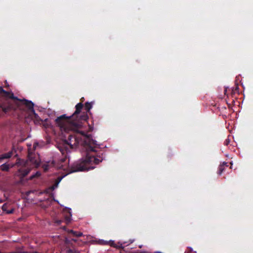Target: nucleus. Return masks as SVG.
I'll list each match as a JSON object with an SVG mask.
<instances>
[{
  "label": "nucleus",
  "instance_id": "nucleus-2",
  "mask_svg": "<svg viewBox=\"0 0 253 253\" xmlns=\"http://www.w3.org/2000/svg\"><path fill=\"white\" fill-rule=\"evenodd\" d=\"M31 144H28V160L25 161L24 160H19L16 163V165L19 167V169L17 172V175L20 177H23L26 175L30 171L32 168L37 167L39 165V158L33 154L32 151L31 150Z\"/></svg>",
  "mask_w": 253,
  "mask_h": 253
},
{
  "label": "nucleus",
  "instance_id": "nucleus-15",
  "mask_svg": "<svg viewBox=\"0 0 253 253\" xmlns=\"http://www.w3.org/2000/svg\"><path fill=\"white\" fill-rule=\"evenodd\" d=\"M68 210H69V217H65V220H66V221L67 223H69L71 220V216H72V214H71V209H68Z\"/></svg>",
  "mask_w": 253,
  "mask_h": 253
},
{
  "label": "nucleus",
  "instance_id": "nucleus-18",
  "mask_svg": "<svg viewBox=\"0 0 253 253\" xmlns=\"http://www.w3.org/2000/svg\"><path fill=\"white\" fill-rule=\"evenodd\" d=\"M39 146V143L37 142H35L33 144V150H35Z\"/></svg>",
  "mask_w": 253,
  "mask_h": 253
},
{
  "label": "nucleus",
  "instance_id": "nucleus-7",
  "mask_svg": "<svg viewBox=\"0 0 253 253\" xmlns=\"http://www.w3.org/2000/svg\"><path fill=\"white\" fill-rule=\"evenodd\" d=\"M92 104L91 103H89V102L85 103V105H84V109L86 110V112H82V110H81L80 113L78 115L79 116L78 119H80V116L84 114H85L86 115H87L86 114V112H88L90 111V110L92 108ZM81 110H82V109ZM87 116L88 117V116Z\"/></svg>",
  "mask_w": 253,
  "mask_h": 253
},
{
  "label": "nucleus",
  "instance_id": "nucleus-6",
  "mask_svg": "<svg viewBox=\"0 0 253 253\" xmlns=\"http://www.w3.org/2000/svg\"><path fill=\"white\" fill-rule=\"evenodd\" d=\"M2 210L6 213H11L14 211V209L10 204H4L2 207Z\"/></svg>",
  "mask_w": 253,
  "mask_h": 253
},
{
  "label": "nucleus",
  "instance_id": "nucleus-19",
  "mask_svg": "<svg viewBox=\"0 0 253 253\" xmlns=\"http://www.w3.org/2000/svg\"><path fill=\"white\" fill-rule=\"evenodd\" d=\"M230 143V140L229 138H227L225 139L224 142V145H228Z\"/></svg>",
  "mask_w": 253,
  "mask_h": 253
},
{
  "label": "nucleus",
  "instance_id": "nucleus-11",
  "mask_svg": "<svg viewBox=\"0 0 253 253\" xmlns=\"http://www.w3.org/2000/svg\"><path fill=\"white\" fill-rule=\"evenodd\" d=\"M51 166H54V164H53V163H50V162H48V163H46L45 164H44L43 165H42V168L43 169V170L46 171H47L50 167Z\"/></svg>",
  "mask_w": 253,
  "mask_h": 253
},
{
  "label": "nucleus",
  "instance_id": "nucleus-20",
  "mask_svg": "<svg viewBox=\"0 0 253 253\" xmlns=\"http://www.w3.org/2000/svg\"><path fill=\"white\" fill-rule=\"evenodd\" d=\"M39 176L40 175V173L38 172H37L35 175H33L32 176H31V178H32L33 177H34L35 176Z\"/></svg>",
  "mask_w": 253,
  "mask_h": 253
},
{
  "label": "nucleus",
  "instance_id": "nucleus-16",
  "mask_svg": "<svg viewBox=\"0 0 253 253\" xmlns=\"http://www.w3.org/2000/svg\"><path fill=\"white\" fill-rule=\"evenodd\" d=\"M66 253H80V252L75 249H67L66 251Z\"/></svg>",
  "mask_w": 253,
  "mask_h": 253
},
{
  "label": "nucleus",
  "instance_id": "nucleus-3",
  "mask_svg": "<svg viewBox=\"0 0 253 253\" xmlns=\"http://www.w3.org/2000/svg\"><path fill=\"white\" fill-rule=\"evenodd\" d=\"M19 104L25 105L35 116L37 115L34 109V104L32 101L24 99L20 100Z\"/></svg>",
  "mask_w": 253,
  "mask_h": 253
},
{
  "label": "nucleus",
  "instance_id": "nucleus-13",
  "mask_svg": "<svg viewBox=\"0 0 253 253\" xmlns=\"http://www.w3.org/2000/svg\"><path fill=\"white\" fill-rule=\"evenodd\" d=\"M68 232H69V233H72L73 236H76V237H81L83 235V234L82 232L74 231L72 230H69Z\"/></svg>",
  "mask_w": 253,
  "mask_h": 253
},
{
  "label": "nucleus",
  "instance_id": "nucleus-23",
  "mask_svg": "<svg viewBox=\"0 0 253 253\" xmlns=\"http://www.w3.org/2000/svg\"><path fill=\"white\" fill-rule=\"evenodd\" d=\"M60 222H61V221H58L57 222V223H58V224H59Z\"/></svg>",
  "mask_w": 253,
  "mask_h": 253
},
{
  "label": "nucleus",
  "instance_id": "nucleus-10",
  "mask_svg": "<svg viewBox=\"0 0 253 253\" xmlns=\"http://www.w3.org/2000/svg\"><path fill=\"white\" fill-rule=\"evenodd\" d=\"M228 165L227 163L226 162H223L222 164H221L218 168V174L220 175L224 170L225 168L227 167Z\"/></svg>",
  "mask_w": 253,
  "mask_h": 253
},
{
  "label": "nucleus",
  "instance_id": "nucleus-24",
  "mask_svg": "<svg viewBox=\"0 0 253 253\" xmlns=\"http://www.w3.org/2000/svg\"><path fill=\"white\" fill-rule=\"evenodd\" d=\"M74 242H76L77 241L76 240H73Z\"/></svg>",
  "mask_w": 253,
  "mask_h": 253
},
{
  "label": "nucleus",
  "instance_id": "nucleus-14",
  "mask_svg": "<svg viewBox=\"0 0 253 253\" xmlns=\"http://www.w3.org/2000/svg\"><path fill=\"white\" fill-rule=\"evenodd\" d=\"M0 107L2 108L3 111L5 113L9 111V110L12 108L10 104H9L8 106L7 107H4L3 105H2L0 106Z\"/></svg>",
  "mask_w": 253,
  "mask_h": 253
},
{
  "label": "nucleus",
  "instance_id": "nucleus-5",
  "mask_svg": "<svg viewBox=\"0 0 253 253\" xmlns=\"http://www.w3.org/2000/svg\"><path fill=\"white\" fill-rule=\"evenodd\" d=\"M68 163L67 159L66 158H63L60 160V164L55 166L57 169L65 170L68 168Z\"/></svg>",
  "mask_w": 253,
  "mask_h": 253
},
{
  "label": "nucleus",
  "instance_id": "nucleus-9",
  "mask_svg": "<svg viewBox=\"0 0 253 253\" xmlns=\"http://www.w3.org/2000/svg\"><path fill=\"white\" fill-rule=\"evenodd\" d=\"M13 155V152L12 151H9L6 153L2 154L0 155V164L1 163V161L3 159H6L10 158Z\"/></svg>",
  "mask_w": 253,
  "mask_h": 253
},
{
  "label": "nucleus",
  "instance_id": "nucleus-25",
  "mask_svg": "<svg viewBox=\"0 0 253 253\" xmlns=\"http://www.w3.org/2000/svg\"><path fill=\"white\" fill-rule=\"evenodd\" d=\"M60 151L62 152V153H63V152H62V151L61 150H60Z\"/></svg>",
  "mask_w": 253,
  "mask_h": 253
},
{
  "label": "nucleus",
  "instance_id": "nucleus-4",
  "mask_svg": "<svg viewBox=\"0 0 253 253\" xmlns=\"http://www.w3.org/2000/svg\"><path fill=\"white\" fill-rule=\"evenodd\" d=\"M0 93L6 97L19 100L17 97L14 96V94L12 92H9L4 90L2 87H0Z\"/></svg>",
  "mask_w": 253,
  "mask_h": 253
},
{
  "label": "nucleus",
  "instance_id": "nucleus-8",
  "mask_svg": "<svg viewBox=\"0 0 253 253\" xmlns=\"http://www.w3.org/2000/svg\"><path fill=\"white\" fill-rule=\"evenodd\" d=\"M125 243H118L117 244H116L114 241H109V244L108 245H110L112 247H115L116 248H123L125 246V245H124Z\"/></svg>",
  "mask_w": 253,
  "mask_h": 253
},
{
  "label": "nucleus",
  "instance_id": "nucleus-22",
  "mask_svg": "<svg viewBox=\"0 0 253 253\" xmlns=\"http://www.w3.org/2000/svg\"><path fill=\"white\" fill-rule=\"evenodd\" d=\"M65 242H66V243H68V239H67V238H66V239H65Z\"/></svg>",
  "mask_w": 253,
  "mask_h": 253
},
{
  "label": "nucleus",
  "instance_id": "nucleus-21",
  "mask_svg": "<svg viewBox=\"0 0 253 253\" xmlns=\"http://www.w3.org/2000/svg\"><path fill=\"white\" fill-rule=\"evenodd\" d=\"M5 83L6 87H8L9 86V84H8L7 81H5Z\"/></svg>",
  "mask_w": 253,
  "mask_h": 253
},
{
  "label": "nucleus",
  "instance_id": "nucleus-1",
  "mask_svg": "<svg viewBox=\"0 0 253 253\" xmlns=\"http://www.w3.org/2000/svg\"><path fill=\"white\" fill-rule=\"evenodd\" d=\"M83 108L82 103H78L76 106L75 112L70 117L63 115L58 117L55 120L56 124L60 127L62 131L65 132L73 131L82 135L83 140L79 139L78 136L70 135L68 139V143L72 148L76 147L78 145L83 146L82 154L83 156H85L80 159L73 165L71 169L68 171L66 174L60 177H58L60 181L65 175L68 174L79 171L89 170L95 168V165L102 162V159H98L91 154V152L95 151V145H97L96 141L91 138V136L88 134V132L92 131L93 127L90 125L86 126L84 124L88 118L85 114L80 116L79 114Z\"/></svg>",
  "mask_w": 253,
  "mask_h": 253
},
{
  "label": "nucleus",
  "instance_id": "nucleus-17",
  "mask_svg": "<svg viewBox=\"0 0 253 253\" xmlns=\"http://www.w3.org/2000/svg\"><path fill=\"white\" fill-rule=\"evenodd\" d=\"M98 242L99 244L102 245H108L109 244V241H106L103 240H99Z\"/></svg>",
  "mask_w": 253,
  "mask_h": 253
},
{
  "label": "nucleus",
  "instance_id": "nucleus-12",
  "mask_svg": "<svg viewBox=\"0 0 253 253\" xmlns=\"http://www.w3.org/2000/svg\"><path fill=\"white\" fill-rule=\"evenodd\" d=\"M12 166H10L9 164H3L0 166V168L2 171H7L9 170L10 167H12Z\"/></svg>",
  "mask_w": 253,
  "mask_h": 253
}]
</instances>
